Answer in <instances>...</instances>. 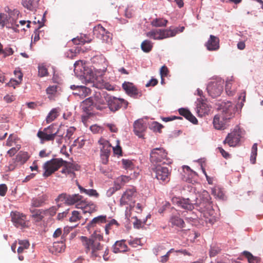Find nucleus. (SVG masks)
Masks as SVG:
<instances>
[{"instance_id": "1", "label": "nucleus", "mask_w": 263, "mask_h": 263, "mask_svg": "<svg viewBox=\"0 0 263 263\" xmlns=\"http://www.w3.org/2000/svg\"><path fill=\"white\" fill-rule=\"evenodd\" d=\"M234 107L232 103L228 102L222 108V111L214 116L213 124L215 129H224L226 128V123L233 114Z\"/></svg>"}, {"instance_id": "2", "label": "nucleus", "mask_w": 263, "mask_h": 263, "mask_svg": "<svg viewBox=\"0 0 263 263\" xmlns=\"http://www.w3.org/2000/svg\"><path fill=\"white\" fill-rule=\"evenodd\" d=\"M80 239L86 253L93 258L100 256L101 251L103 250V246L100 242L93 237L81 236Z\"/></svg>"}, {"instance_id": "3", "label": "nucleus", "mask_w": 263, "mask_h": 263, "mask_svg": "<svg viewBox=\"0 0 263 263\" xmlns=\"http://www.w3.org/2000/svg\"><path fill=\"white\" fill-rule=\"evenodd\" d=\"M151 162L155 164L158 163L169 164L171 160L167 157V153L163 148H155L152 150L150 155Z\"/></svg>"}, {"instance_id": "4", "label": "nucleus", "mask_w": 263, "mask_h": 263, "mask_svg": "<svg viewBox=\"0 0 263 263\" xmlns=\"http://www.w3.org/2000/svg\"><path fill=\"white\" fill-rule=\"evenodd\" d=\"M64 164H66V161L63 160L62 158H53L46 162L43 166L44 172L43 176L44 177H48L51 176Z\"/></svg>"}, {"instance_id": "5", "label": "nucleus", "mask_w": 263, "mask_h": 263, "mask_svg": "<svg viewBox=\"0 0 263 263\" xmlns=\"http://www.w3.org/2000/svg\"><path fill=\"white\" fill-rule=\"evenodd\" d=\"M59 130L60 127L57 129L55 128V125L52 124L44 128L43 130H39L37 136L40 139L42 143L46 141H52L55 138L56 135L57 133H59Z\"/></svg>"}, {"instance_id": "6", "label": "nucleus", "mask_w": 263, "mask_h": 263, "mask_svg": "<svg viewBox=\"0 0 263 263\" xmlns=\"http://www.w3.org/2000/svg\"><path fill=\"white\" fill-rule=\"evenodd\" d=\"M178 31V28L174 29H155L147 32L146 36L154 40H162L175 36Z\"/></svg>"}, {"instance_id": "7", "label": "nucleus", "mask_w": 263, "mask_h": 263, "mask_svg": "<svg viewBox=\"0 0 263 263\" xmlns=\"http://www.w3.org/2000/svg\"><path fill=\"white\" fill-rule=\"evenodd\" d=\"M200 200L199 202H198L197 201L194 204L199 207V210H200L201 212L204 213L206 211H209L210 213H214L212 210V202L210 201L211 197L207 191H204L202 193L200 196Z\"/></svg>"}, {"instance_id": "8", "label": "nucleus", "mask_w": 263, "mask_h": 263, "mask_svg": "<svg viewBox=\"0 0 263 263\" xmlns=\"http://www.w3.org/2000/svg\"><path fill=\"white\" fill-rule=\"evenodd\" d=\"M11 221L17 228H25L28 227L29 221L27 216L22 213L17 211L12 212L10 214Z\"/></svg>"}, {"instance_id": "9", "label": "nucleus", "mask_w": 263, "mask_h": 263, "mask_svg": "<svg viewBox=\"0 0 263 263\" xmlns=\"http://www.w3.org/2000/svg\"><path fill=\"white\" fill-rule=\"evenodd\" d=\"M128 103L123 99L118 98L115 97L109 96L107 100V105L110 111L116 112L121 107L126 109Z\"/></svg>"}, {"instance_id": "10", "label": "nucleus", "mask_w": 263, "mask_h": 263, "mask_svg": "<svg viewBox=\"0 0 263 263\" xmlns=\"http://www.w3.org/2000/svg\"><path fill=\"white\" fill-rule=\"evenodd\" d=\"M56 201H65V203L68 205L76 204L77 208L78 204L80 203L83 200V197L79 194H67L66 193H62L59 195L58 197L55 199Z\"/></svg>"}, {"instance_id": "11", "label": "nucleus", "mask_w": 263, "mask_h": 263, "mask_svg": "<svg viewBox=\"0 0 263 263\" xmlns=\"http://www.w3.org/2000/svg\"><path fill=\"white\" fill-rule=\"evenodd\" d=\"M241 137V130L240 128H235L227 135L223 143L224 144H228L230 147H235L239 144Z\"/></svg>"}, {"instance_id": "12", "label": "nucleus", "mask_w": 263, "mask_h": 263, "mask_svg": "<svg viewBox=\"0 0 263 263\" xmlns=\"http://www.w3.org/2000/svg\"><path fill=\"white\" fill-rule=\"evenodd\" d=\"M223 80L211 82L207 86V90L209 94L213 98L219 96L223 91Z\"/></svg>"}, {"instance_id": "13", "label": "nucleus", "mask_w": 263, "mask_h": 263, "mask_svg": "<svg viewBox=\"0 0 263 263\" xmlns=\"http://www.w3.org/2000/svg\"><path fill=\"white\" fill-rule=\"evenodd\" d=\"M108 95L105 93H101L100 92H96L92 98L94 106L98 110H102L107 108L106 102L107 103Z\"/></svg>"}, {"instance_id": "14", "label": "nucleus", "mask_w": 263, "mask_h": 263, "mask_svg": "<svg viewBox=\"0 0 263 263\" xmlns=\"http://www.w3.org/2000/svg\"><path fill=\"white\" fill-rule=\"evenodd\" d=\"M94 34L97 37L101 40L103 42L110 43L111 42L112 35L108 31L106 30L101 25H98L94 27Z\"/></svg>"}, {"instance_id": "15", "label": "nucleus", "mask_w": 263, "mask_h": 263, "mask_svg": "<svg viewBox=\"0 0 263 263\" xmlns=\"http://www.w3.org/2000/svg\"><path fill=\"white\" fill-rule=\"evenodd\" d=\"M155 177L163 182H167L170 180V172L168 167L158 164L153 169Z\"/></svg>"}, {"instance_id": "16", "label": "nucleus", "mask_w": 263, "mask_h": 263, "mask_svg": "<svg viewBox=\"0 0 263 263\" xmlns=\"http://www.w3.org/2000/svg\"><path fill=\"white\" fill-rule=\"evenodd\" d=\"M98 143L101 146L100 148L101 150L100 156L102 162L106 164L108 162V157L110 155L111 145L107 140L102 138L99 140Z\"/></svg>"}, {"instance_id": "17", "label": "nucleus", "mask_w": 263, "mask_h": 263, "mask_svg": "<svg viewBox=\"0 0 263 263\" xmlns=\"http://www.w3.org/2000/svg\"><path fill=\"white\" fill-rule=\"evenodd\" d=\"M136 196V190L132 187L128 189L123 194L120 200V205L123 206L129 205L130 206H134V198Z\"/></svg>"}, {"instance_id": "18", "label": "nucleus", "mask_w": 263, "mask_h": 263, "mask_svg": "<svg viewBox=\"0 0 263 263\" xmlns=\"http://www.w3.org/2000/svg\"><path fill=\"white\" fill-rule=\"evenodd\" d=\"M211 106L208 104L206 99L199 98L197 100L196 109L197 112L199 116H203L207 115L210 111Z\"/></svg>"}, {"instance_id": "19", "label": "nucleus", "mask_w": 263, "mask_h": 263, "mask_svg": "<svg viewBox=\"0 0 263 263\" xmlns=\"http://www.w3.org/2000/svg\"><path fill=\"white\" fill-rule=\"evenodd\" d=\"M173 204L189 211H192L194 209V204L191 202L189 198H181L177 197H173L172 198Z\"/></svg>"}, {"instance_id": "20", "label": "nucleus", "mask_w": 263, "mask_h": 263, "mask_svg": "<svg viewBox=\"0 0 263 263\" xmlns=\"http://www.w3.org/2000/svg\"><path fill=\"white\" fill-rule=\"evenodd\" d=\"M18 11L14 10L9 13V17H7L6 26L8 28H12L15 32L18 31L17 28L19 25L17 24V16L18 15Z\"/></svg>"}, {"instance_id": "21", "label": "nucleus", "mask_w": 263, "mask_h": 263, "mask_svg": "<svg viewBox=\"0 0 263 263\" xmlns=\"http://www.w3.org/2000/svg\"><path fill=\"white\" fill-rule=\"evenodd\" d=\"M78 209H81L84 213H92L97 210V206L96 204L91 201H88L83 200L82 201L78 204Z\"/></svg>"}, {"instance_id": "22", "label": "nucleus", "mask_w": 263, "mask_h": 263, "mask_svg": "<svg viewBox=\"0 0 263 263\" xmlns=\"http://www.w3.org/2000/svg\"><path fill=\"white\" fill-rule=\"evenodd\" d=\"M146 124L143 119H138L134 123V132L139 138L143 137V133L146 130Z\"/></svg>"}, {"instance_id": "23", "label": "nucleus", "mask_w": 263, "mask_h": 263, "mask_svg": "<svg viewBox=\"0 0 263 263\" xmlns=\"http://www.w3.org/2000/svg\"><path fill=\"white\" fill-rule=\"evenodd\" d=\"M122 87L125 92L130 96H141L136 87L133 83L125 82L122 84Z\"/></svg>"}, {"instance_id": "24", "label": "nucleus", "mask_w": 263, "mask_h": 263, "mask_svg": "<svg viewBox=\"0 0 263 263\" xmlns=\"http://www.w3.org/2000/svg\"><path fill=\"white\" fill-rule=\"evenodd\" d=\"M205 46L210 51L216 50L219 48V40L217 36L211 35L205 43Z\"/></svg>"}, {"instance_id": "25", "label": "nucleus", "mask_w": 263, "mask_h": 263, "mask_svg": "<svg viewBox=\"0 0 263 263\" xmlns=\"http://www.w3.org/2000/svg\"><path fill=\"white\" fill-rule=\"evenodd\" d=\"M48 199V196L46 194L39 195L37 197L33 198L31 201V205L33 207L39 208L45 204Z\"/></svg>"}, {"instance_id": "26", "label": "nucleus", "mask_w": 263, "mask_h": 263, "mask_svg": "<svg viewBox=\"0 0 263 263\" xmlns=\"http://www.w3.org/2000/svg\"><path fill=\"white\" fill-rule=\"evenodd\" d=\"M128 247L125 244V240H122L115 242L113 247V252L115 253L125 252L127 251Z\"/></svg>"}, {"instance_id": "27", "label": "nucleus", "mask_w": 263, "mask_h": 263, "mask_svg": "<svg viewBox=\"0 0 263 263\" xmlns=\"http://www.w3.org/2000/svg\"><path fill=\"white\" fill-rule=\"evenodd\" d=\"M92 105H94L92 98L89 97L81 103V107L84 112L87 114H90L89 111L91 110Z\"/></svg>"}, {"instance_id": "28", "label": "nucleus", "mask_w": 263, "mask_h": 263, "mask_svg": "<svg viewBox=\"0 0 263 263\" xmlns=\"http://www.w3.org/2000/svg\"><path fill=\"white\" fill-rule=\"evenodd\" d=\"M178 111L180 115L185 117L187 120L193 124H195L197 123V119L191 114V112L189 110L182 108H180Z\"/></svg>"}, {"instance_id": "29", "label": "nucleus", "mask_w": 263, "mask_h": 263, "mask_svg": "<svg viewBox=\"0 0 263 263\" xmlns=\"http://www.w3.org/2000/svg\"><path fill=\"white\" fill-rule=\"evenodd\" d=\"M40 0H22L23 6L30 11H33L38 7Z\"/></svg>"}, {"instance_id": "30", "label": "nucleus", "mask_w": 263, "mask_h": 263, "mask_svg": "<svg viewBox=\"0 0 263 263\" xmlns=\"http://www.w3.org/2000/svg\"><path fill=\"white\" fill-rule=\"evenodd\" d=\"M65 245L63 241L54 242L50 248V251L52 253H61L65 250Z\"/></svg>"}, {"instance_id": "31", "label": "nucleus", "mask_w": 263, "mask_h": 263, "mask_svg": "<svg viewBox=\"0 0 263 263\" xmlns=\"http://www.w3.org/2000/svg\"><path fill=\"white\" fill-rule=\"evenodd\" d=\"M169 221L173 226H176L179 228H183L184 227L185 223L183 220L178 215H172L170 217Z\"/></svg>"}, {"instance_id": "32", "label": "nucleus", "mask_w": 263, "mask_h": 263, "mask_svg": "<svg viewBox=\"0 0 263 263\" xmlns=\"http://www.w3.org/2000/svg\"><path fill=\"white\" fill-rule=\"evenodd\" d=\"M90 92V89L85 86H80L77 87L76 91L73 92L74 95L79 96L81 99L86 97Z\"/></svg>"}, {"instance_id": "33", "label": "nucleus", "mask_w": 263, "mask_h": 263, "mask_svg": "<svg viewBox=\"0 0 263 263\" xmlns=\"http://www.w3.org/2000/svg\"><path fill=\"white\" fill-rule=\"evenodd\" d=\"M106 218L107 217L106 215H100L95 217L89 223L88 227L91 228L96 226L97 224L105 223L107 221Z\"/></svg>"}, {"instance_id": "34", "label": "nucleus", "mask_w": 263, "mask_h": 263, "mask_svg": "<svg viewBox=\"0 0 263 263\" xmlns=\"http://www.w3.org/2000/svg\"><path fill=\"white\" fill-rule=\"evenodd\" d=\"M60 109L59 108H54L51 109L47 115L46 121L47 123H49L54 121L59 116Z\"/></svg>"}, {"instance_id": "35", "label": "nucleus", "mask_w": 263, "mask_h": 263, "mask_svg": "<svg viewBox=\"0 0 263 263\" xmlns=\"http://www.w3.org/2000/svg\"><path fill=\"white\" fill-rule=\"evenodd\" d=\"M31 212L32 214V217L37 222L41 221L45 216L44 215V210L42 209L31 210Z\"/></svg>"}, {"instance_id": "36", "label": "nucleus", "mask_w": 263, "mask_h": 263, "mask_svg": "<svg viewBox=\"0 0 263 263\" xmlns=\"http://www.w3.org/2000/svg\"><path fill=\"white\" fill-rule=\"evenodd\" d=\"M65 131V126L62 125H60L59 133H57L55 138L54 139L58 145H61L63 143V140L64 139V135Z\"/></svg>"}, {"instance_id": "37", "label": "nucleus", "mask_w": 263, "mask_h": 263, "mask_svg": "<svg viewBox=\"0 0 263 263\" xmlns=\"http://www.w3.org/2000/svg\"><path fill=\"white\" fill-rule=\"evenodd\" d=\"M28 159L29 156L27 152H20L16 156L15 161L24 164Z\"/></svg>"}, {"instance_id": "38", "label": "nucleus", "mask_w": 263, "mask_h": 263, "mask_svg": "<svg viewBox=\"0 0 263 263\" xmlns=\"http://www.w3.org/2000/svg\"><path fill=\"white\" fill-rule=\"evenodd\" d=\"M153 47V43L150 41L147 40L142 42L141 45L142 50L146 53L150 52Z\"/></svg>"}, {"instance_id": "39", "label": "nucleus", "mask_w": 263, "mask_h": 263, "mask_svg": "<svg viewBox=\"0 0 263 263\" xmlns=\"http://www.w3.org/2000/svg\"><path fill=\"white\" fill-rule=\"evenodd\" d=\"M18 244L20 245L17 249L18 254L22 253L24 249H28L30 246L29 242L27 240H19Z\"/></svg>"}, {"instance_id": "40", "label": "nucleus", "mask_w": 263, "mask_h": 263, "mask_svg": "<svg viewBox=\"0 0 263 263\" xmlns=\"http://www.w3.org/2000/svg\"><path fill=\"white\" fill-rule=\"evenodd\" d=\"M168 21L166 20L159 18L154 19L152 22V25L155 27L166 26Z\"/></svg>"}, {"instance_id": "41", "label": "nucleus", "mask_w": 263, "mask_h": 263, "mask_svg": "<svg viewBox=\"0 0 263 263\" xmlns=\"http://www.w3.org/2000/svg\"><path fill=\"white\" fill-rule=\"evenodd\" d=\"M257 154V144L254 143L252 147L250 161L252 164H255Z\"/></svg>"}, {"instance_id": "42", "label": "nucleus", "mask_w": 263, "mask_h": 263, "mask_svg": "<svg viewBox=\"0 0 263 263\" xmlns=\"http://www.w3.org/2000/svg\"><path fill=\"white\" fill-rule=\"evenodd\" d=\"M76 128L73 126L69 127L68 128L65 129V130H66V134L64 136V140L66 141L72 138V136L76 131Z\"/></svg>"}, {"instance_id": "43", "label": "nucleus", "mask_w": 263, "mask_h": 263, "mask_svg": "<svg viewBox=\"0 0 263 263\" xmlns=\"http://www.w3.org/2000/svg\"><path fill=\"white\" fill-rule=\"evenodd\" d=\"M243 254L248 259V261L249 263H255L258 260L257 257L254 256L249 252L244 251Z\"/></svg>"}, {"instance_id": "44", "label": "nucleus", "mask_w": 263, "mask_h": 263, "mask_svg": "<svg viewBox=\"0 0 263 263\" xmlns=\"http://www.w3.org/2000/svg\"><path fill=\"white\" fill-rule=\"evenodd\" d=\"M58 209V207L53 206L48 209L45 210H44V215H45V216L49 215L50 216H53L56 214Z\"/></svg>"}, {"instance_id": "45", "label": "nucleus", "mask_w": 263, "mask_h": 263, "mask_svg": "<svg viewBox=\"0 0 263 263\" xmlns=\"http://www.w3.org/2000/svg\"><path fill=\"white\" fill-rule=\"evenodd\" d=\"M82 216L80 213L77 211H73L72 212V216L69 218V221L71 222H77L81 218Z\"/></svg>"}, {"instance_id": "46", "label": "nucleus", "mask_w": 263, "mask_h": 263, "mask_svg": "<svg viewBox=\"0 0 263 263\" xmlns=\"http://www.w3.org/2000/svg\"><path fill=\"white\" fill-rule=\"evenodd\" d=\"M114 224L118 225L117 221L115 219H112L109 223L106 224L105 227V231L106 235H108L109 234V231L112 229V227Z\"/></svg>"}, {"instance_id": "47", "label": "nucleus", "mask_w": 263, "mask_h": 263, "mask_svg": "<svg viewBox=\"0 0 263 263\" xmlns=\"http://www.w3.org/2000/svg\"><path fill=\"white\" fill-rule=\"evenodd\" d=\"M232 84V80L227 81L226 84V91L227 93V94L229 96H233L234 93V91L233 90H231Z\"/></svg>"}, {"instance_id": "48", "label": "nucleus", "mask_w": 263, "mask_h": 263, "mask_svg": "<svg viewBox=\"0 0 263 263\" xmlns=\"http://www.w3.org/2000/svg\"><path fill=\"white\" fill-rule=\"evenodd\" d=\"M73 164L68 162L66 161V164H64L62 166L64 167L61 171L62 173L65 174L66 176L69 173L71 170V167L73 166Z\"/></svg>"}, {"instance_id": "49", "label": "nucleus", "mask_w": 263, "mask_h": 263, "mask_svg": "<svg viewBox=\"0 0 263 263\" xmlns=\"http://www.w3.org/2000/svg\"><path fill=\"white\" fill-rule=\"evenodd\" d=\"M214 213H211L209 212V214L210 215V217H206V213L204 212L203 213L204 217H205V221L206 223H210L211 224H214L216 222V218L214 217V216H212V215Z\"/></svg>"}, {"instance_id": "50", "label": "nucleus", "mask_w": 263, "mask_h": 263, "mask_svg": "<svg viewBox=\"0 0 263 263\" xmlns=\"http://www.w3.org/2000/svg\"><path fill=\"white\" fill-rule=\"evenodd\" d=\"M123 186L122 184H121V183L118 182V180H116L114 182V186L110 189L109 190L111 192V194H112L114 192L116 191L119 190L121 187Z\"/></svg>"}, {"instance_id": "51", "label": "nucleus", "mask_w": 263, "mask_h": 263, "mask_svg": "<svg viewBox=\"0 0 263 263\" xmlns=\"http://www.w3.org/2000/svg\"><path fill=\"white\" fill-rule=\"evenodd\" d=\"M221 249L216 246L212 247L210 249L209 254L210 257H214L220 252Z\"/></svg>"}, {"instance_id": "52", "label": "nucleus", "mask_w": 263, "mask_h": 263, "mask_svg": "<svg viewBox=\"0 0 263 263\" xmlns=\"http://www.w3.org/2000/svg\"><path fill=\"white\" fill-rule=\"evenodd\" d=\"M122 162L123 167L125 169H132L133 167V163L129 160L122 159Z\"/></svg>"}, {"instance_id": "53", "label": "nucleus", "mask_w": 263, "mask_h": 263, "mask_svg": "<svg viewBox=\"0 0 263 263\" xmlns=\"http://www.w3.org/2000/svg\"><path fill=\"white\" fill-rule=\"evenodd\" d=\"M57 85L50 86L46 89V92L48 95H54L57 91Z\"/></svg>"}, {"instance_id": "54", "label": "nucleus", "mask_w": 263, "mask_h": 263, "mask_svg": "<svg viewBox=\"0 0 263 263\" xmlns=\"http://www.w3.org/2000/svg\"><path fill=\"white\" fill-rule=\"evenodd\" d=\"M84 193L86 195H89V196H93L96 198L99 196V193L97 192L96 190L94 189H89V190H85L84 191Z\"/></svg>"}, {"instance_id": "55", "label": "nucleus", "mask_w": 263, "mask_h": 263, "mask_svg": "<svg viewBox=\"0 0 263 263\" xmlns=\"http://www.w3.org/2000/svg\"><path fill=\"white\" fill-rule=\"evenodd\" d=\"M39 74L41 77L46 76L48 74L47 69L44 66H39Z\"/></svg>"}, {"instance_id": "56", "label": "nucleus", "mask_w": 263, "mask_h": 263, "mask_svg": "<svg viewBox=\"0 0 263 263\" xmlns=\"http://www.w3.org/2000/svg\"><path fill=\"white\" fill-rule=\"evenodd\" d=\"M118 182L121 183L123 186L126 183L128 182L130 180V177L127 176H121L116 179Z\"/></svg>"}, {"instance_id": "57", "label": "nucleus", "mask_w": 263, "mask_h": 263, "mask_svg": "<svg viewBox=\"0 0 263 263\" xmlns=\"http://www.w3.org/2000/svg\"><path fill=\"white\" fill-rule=\"evenodd\" d=\"M21 148V145H17L16 147H12L11 149H10L8 152L7 154L9 155L10 157L13 156L18 151V150Z\"/></svg>"}, {"instance_id": "58", "label": "nucleus", "mask_w": 263, "mask_h": 263, "mask_svg": "<svg viewBox=\"0 0 263 263\" xmlns=\"http://www.w3.org/2000/svg\"><path fill=\"white\" fill-rule=\"evenodd\" d=\"M16 139V137L14 136L13 134H11L9 135L7 141L6 145L7 146H11L13 142H15Z\"/></svg>"}, {"instance_id": "59", "label": "nucleus", "mask_w": 263, "mask_h": 263, "mask_svg": "<svg viewBox=\"0 0 263 263\" xmlns=\"http://www.w3.org/2000/svg\"><path fill=\"white\" fill-rule=\"evenodd\" d=\"M6 20H7V15L4 13H0V25L2 27L6 26Z\"/></svg>"}, {"instance_id": "60", "label": "nucleus", "mask_w": 263, "mask_h": 263, "mask_svg": "<svg viewBox=\"0 0 263 263\" xmlns=\"http://www.w3.org/2000/svg\"><path fill=\"white\" fill-rule=\"evenodd\" d=\"M168 72H169L168 69L166 66L164 65L163 66H162V67L160 69V71L161 77L163 78V77H167V76L168 75Z\"/></svg>"}, {"instance_id": "61", "label": "nucleus", "mask_w": 263, "mask_h": 263, "mask_svg": "<svg viewBox=\"0 0 263 263\" xmlns=\"http://www.w3.org/2000/svg\"><path fill=\"white\" fill-rule=\"evenodd\" d=\"M90 129L91 131L95 134L99 133L102 132V127L97 125H93L91 126Z\"/></svg>"}, {"instance_id": "62", "label": "nucleus", "mask_w": 263, "mask_h": 263, "mask_svg": "<svg viewBox=\"0 0 263 263\" xmlns=\"http://www.w3.org/2000/svg\"><path fill=\"white\" fill-rule=\"evenodd\" d=\"M13 52L14 51L12 48L9 47L6 48L4 50H3V54H4V57L6 58L7 56L13 54Z\"/></svg>"}, {"instance_id": "63", "label": "nucleus", "mask_w": 263, "mask_h": 263, "mask_svg": "<svg viewBox=\"0 0 263 263\" xmlns=\"http://www.w3.org/2000/svg\"><path fill=\"white\" fill-rule=\"evenodd\" d=\"M7 191V187L6 184H0V196H4Z\"/></svg>"}, {"instance_id": "64", "label": "nucleus", "mask_w": 263, "mask_h": 263, "mask_svg": "<svg viewBox=\"0 0 263 263\" xmlns=\"http://www.w3.org/2000/svg\"><path fill=\"white\" fill-rule=\"evenodd\" d=\"M158 80L156 79L152 78L146 84L145 86L146 87L155 86L158 84Z\"/></svg>"}]
</instances>
